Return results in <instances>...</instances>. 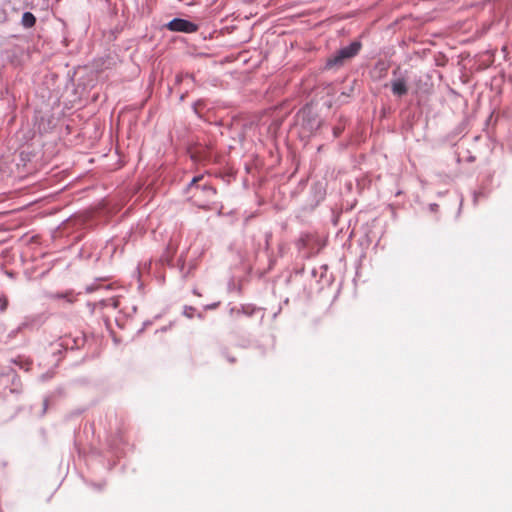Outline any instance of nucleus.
Returning <instances> with one entry per match:
<instances>
[{
  "mask_svg": "<svg viewBox=\"0 0 512 512\" xmlns=\"http://www.w3.org/2000/svg\"><path fill=\"white\" fill-rule=\"evenodd\" d=\"M361 47L362 44L358 40L351 42L345 47H342L327 59L326 68L342 66L346 60L355 57L359 53Z\"/></svg>",
  "mask_w": 512,
  "mask_h": 512,
  "instance_id": "f257e3e1",
  "label": "nucleus"
},
{
  "mask_svg": "<svg viewBox=\"0 0 512 512\" xmlns=\"http://www.w3.org/2000/svg\"><path fill=\"white\" fill-rule=\"evenodd\" d=\"M392 80L390 81L391 92L394 96L402 98L408 93L407 71L401 70L398 66L392 71Z\"/></svg>",
  "mask_w": 512,
  "mask_h": 512,
  "instance_id": "f03ea898",
  "label": "nucleus"
},
{
  "mask_svg": "<svg viewBox=\"0 0 512 512\" xmlns=\"http://www.w3.org/2000/svg\"><path fill=\"white\" fill-rule=\"evenodd\" d=\"M21 389V383L18 375L12 369L0 374V390L10 393H19Z\"/></svg>",
  "mask_w": 512,
  "mask_h": 512,
  "instance_id": "7ed1b4c3",
  "label": "nucleus"
},
{
  "mask_svg": "<svg viewBox=\"0 0 512 512\" xmlns=\"http://www.w3.org/2000/svg\"><path fill=\"white\" fill-rule=\"evenodd\" d=\"M165 27L173 32H182L186 34L194 33L198 30V25L183 18H173Z\"/></svg>",
  "mask_w": 512,
  "mask_h": 512,
  "instance_id": "20e7f679",
  "label": "nucleus"
},
{
  "mask_svg": "<svg viewBox=\"0 0 512 512\" xmlns=\"http://www.w3.org/2000/svg\"><path fill=\"white\" fill-rule=\"evenodd\" d=\"M203 179V176H195L190 183L188 184V189H195L196 191L202 192L207 198V205L213 200L216 195V189L210 186L207 183L198 184L200 180Z\"/></svg>",
  "mask_w": 512,
  "mask_h": 512,
  "instance_id": "39448f33",
  "label": "nucleus"
},
{
  "mask_svg": "<svg viewBox=\"0 0 512 512\" xmlns=\"http://www.w3.org/2000/svg\"><path fill=\"white\" fill-rule=\"evenodd\" d=\"M39 326V317L38 316H27L23 319V321L18 325V330H33Z\"/></svg>",
  "mask_w": 512,
  "mask_h": 512,
  "instance_id": "423d86ee",
  "label": "nucleus"
},
{
  "mask_svg": "<svg viewBox=\"0 0 512 512\" xmlns=\"http://www.w3.org/2000/svg\"><path fill=\"white\" fill-rule=\"evenodd\" d=\"M36 23V17L31 12H24L21 18V24L25 28H31Z\"/></svg>",
  "mask_w": 512,
  "mask_h": 512,
  "instance_id": "0eeeda50",
  "label": "nucleus"
},
{
  "mask_svg": "<svg viewBox=\"0 0 512 512\" xmlns=\"http://www.w3.org/2000/svg\"><path fill=\"white\" fill-rule=\"evenodd\" d=\"M101 305L105 307L111 306L112 308L117 309L119 307V300L117 298H109L102 300Z\"/></svg>",
  "mask_w": 512,
  "mask_h": 512,
  "instance_id": "6e6552de",
  "label": "nucleus"
},
{
  "mask_svg": "<svg viewBox=\"0 0 512 512\" xmlns=\"http://www.w3.org/2000/svg\"><path fill=\"white\" fill-rule=\"evenodd\" d=\"M195 311V308L192 307V306H185L184 307V310H183V314L187 317V318H192L193 317V313Z\"/></svg>",
  "mask_w": 512,
  "mask_h": 512,
  "instance_id": "1a4fd4ad",
  "label": "nucleus"
},
{
  "mask_svg": "<svg viewBox=\"0 0 512 512\" xmlns=\"http://www.w3.org/2000/svg\"><path fill=\"white\" fill-rule=\"evenodd\" d=\"M8 306V301L5 297H0V312H4Z\"/></svg>",
  "mask_w": 512,
  "mask_h": 512,
  "instance_id": "9d476101",
  "label": "nucleus"
},
{
  "mask_svg": "<svg viewBox=\"0 0 512 512\" xmlns=\"http://www.w3.org/2000/svg\"><path fill=\"white\" fill-rule=\"evenodd\" d=\"M20 332H22V330H18V326H17L15 329H13V330H11V331L9 332V334L7 335V337L11 339V338H13V337H16V335H17L18 333H20Z\"/></svg>",
  "mask_w": 512,
  "mask_h": 512,
  "instance_id": "9b49d317",
  "label": "nucleus"
},
{
  "mask_svg": "<svg viewBox=\"0 0 512 512\" xmlns=\"http://www.w3.org/2000/svg\"><path fill=\"white\" fill-rule=\"evenodd\" d=\"M343 131V127L337 126L333 128V135L334 137H338Z\"/></svg>",
  "mask_w": 512,
  "mask_h": 512,
  "instance_id": "f8f14e48",
  "label": "nucleus"
},
{
  "mask_svg": "<svg viewBox=\"0 0 512 512\" xmlns=\"http://www.w3.org/2000/svg\"><path fill=\"white\" fill-rule=\"evenodd\" d=\"M271 237H272L271 232L265 233V249H268L269 241H270Z\"/></svg>",
  "mask_w": 512,
  "mask_h": 512,
  "instance_id": "ddd939ff",
  "label": "nucleus"
},
{
  "mask_svg": "<svg viewBox=\"0 0 512 512\" xmlns=\"http://www.w3.org/2000/svg\"><path fill=\"white\" fill-rule=\"evenodd\" d=\"M320 269V278H322L324 276V273L327 271V266L326 265H321L319 267Z\"/></svg>",
  "mask_w": 512,
  "mask_h": 512,
  "instance_id": "4468645a",
  "label": "nucleus"
},
{
  "mask_svg": "<svg viewBox=\"0 0 512 512\" xmlns=\"http://www.w3.org/2000/svg\"><path fill=\"white\" fill-rule=\"evenodd\" d=\"M377 67H380V70L383 71V72H385L387 70V67H386L384 62H379L377 64Z\"/></svg>",
  "mask_w": 512,
  "mask_h": 512,
  "instance_id": "2eb2a0df",
  "label": "nucleus"
},
{
  "mask_svg": "<svg viewBox=\"0 0 512 512\" xmlns=\"http://www.w3.org/2000/svg\"><path fill=\"white\" fill-rule=\"evenodd\" d=\"M437 208H438V205L436 203L430 204L431 211H436Z\"/></svg>",
  "mask_w": 512,
  "mask_h": 512,
  "instance_id": "dca6fc26",
  "label": "nucleus"
},
{
  "mask_svg": "<svg viewBox=\"0 0 512 512\" xmlns=\"http://www.w3.org/2000/svg\"><path fill=\"white\" fill-rule=\"evenodd\" d=\"M311 275H312L313 277H316V276L318 275V270H317L316 268H313V269L311 270Z\"/></svg>",
  "mask_w": 512,
  "mask_h": 512,
  "instance_id": "f3484780",
  "label": "nucleus"
},
{
  "mask_svg": "<svg viewBox=\"0 0 512 512\" xmlns=\"http://www.w3.org/2000/svg\"><path fill=\"white\" fill-rule=\"evenodd\" d=\"M480 195H481V193H476V192L474 193V203H476V202H477L478 197H479Z\"/></svg>",
  "mask_w": 512,
  "mask_h": 512,
  "instance_id": "a211bd4d",
  "label": "nucleus"
},
{
  "mask_svg": "<svg viewBox=\"0 0 512 512\" xmlns=\"http://www.w3.org/2000/svg\"><path fill=\"white\" fill-rule=\"evenodd\" d=\"M86 291L88 293L92 292L93 291V287H91V286L86 287Z\"/></svg>",
  "mask_w": 512,
  "mask_h": 512,
  "instance_id": "6ab92c4d",
  "label": "nucleus"
},
{
  "mask_svg": "<svg viewBox=\"0 0 512 512\" xmlns=\"http://www.w3.org/2000/svg\"><path fill=\"white\" fill-rule=\"evenodd\" d=\"M244 313L250 315L252 313V311L250 312V310H244Z\"/></svg>",
  "mask_w": 512,
  "mask_h": 512,
  "instance_id": "aec40b11",
  "label": "nucleus"
},
{
  "mask_svg": "<svg viewBox=\"0 0 512 512\" xmlns=\"http://www.w3.org/2000/svg\"><path fill=\"white\" fill-rule=\"evenodd\" d=\"M7 275H8L9 277H13V273H12V272H7Z\"/></svg>",
  "mask_w": 512,
  "mask_h": 512,
  "instance_id": "412c9836",
  "label": "nucleus"
},
{
  "mask_svg": "<svg viewBox=\"0 0 512 512\" xmlns=\"http://www.w3.org/2000/svg\"><path fill=\"white\" fill-rule=\"evenodd\" d=\"M47 408V401H44V411L46 410Z\"/></svg>",
  "mask_w": 512,
  "mask_h": 512,
  "instance_id": "4be33fe9",
  "label": "nucleus"
},
{
  "mask_svg": "<svg viewBox=\"0 0 512 512\" xmlns=\"http://www.w3.org/2000/svg\"><path fill=\"white\" fill-rule=\"evenodd\" d=\"M228 360H229L230 362H234V361H235V360H234V358H228Z\"/></svg>",
  "mask_w": 512,
  "mask_h": 512,
  "instance_id": "5701e85b",
  "label": "nucleus"
},
{
  "mask_svg": "<svg viewBox=\"0 0 512 512\" xmlns=\"http://www.w3.org/2000/svg\"><path fill=\"white\" fill-rule=\"evenodd\" d=\"M41 379H42V380H45V379H46V376H45V375H41Z\"/></svg>",
  "mask_w": 512,
  "mask_h": 512,
  "instance_id": "b1692460",
  "label": "nucleus"
}]
</instances>
